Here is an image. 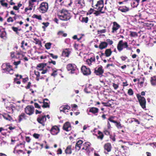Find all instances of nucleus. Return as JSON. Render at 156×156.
Masks as SVG:
<instances>
[{
  "label": "nucleus",
  "instance_id": "5fc2aeb1",
  "mask_svg": "<svg viewBox=\"0 0 156 156\" xmlns=\"http://www.w3.org/2000/svg\"><path fill=\"white\" fill-rule=\"evenodd\" d=\"M107 125L108 129V130H110V128L111 127V124H110V123L109 122H108Z\"/></svg>",
  "mask_w": 156,
  "mask_h": 156
},
{
  "label": "nucleus",
  "instance_id": "412c9836",
  "mask_svg": "<svg viewBox=\"0 0 156 156\" xmlns=\"http://www.w3.org/2000/svg\"><path fill=\"white\" fill-rule=\"evenodd\" d=\"M83 141L82 140H79L76 144L75 149L77 151H79L80 148L81 144H82Z\"/></svg>",
  "mask_w": 156,
  "mask_h": 156
},
{
  "label": "nucleus",
  "instance_id": "79ce46f5",
  "mask_svg": "<svg viewBox=\"0 0 156 156\" xmlns=\"http://www.w3.org/2000/svg\"><path fill=\"white\" fill-rule=\"evenodd\" d=\"M113 87L115 89H117L119 87V84H115V83H112Z\"/></svg>",
  "mask_w": 156,
  "mask_h": 156
},
{
  "label": "nucleus",
  "instance_id": "dca6fc26",
  "mask_svg": "<svg viewBox=\"0 0 156 156\" xmlns=\"http://www.w3.org/2000/svg\"><path fill=\"white\" fill-rule=\"evenodd\" d=\"M108 47V43L106 42H101L99 45V48L100 49L106 48Z\"/></svg>",
  "mask_w": 156,
  "mask_h": 156
},
{
  "label": "nucleus",
  "instance_id": "c756f323",
  "mask_svg": "<svg viewBox=\"0 0 156 156\" xmlns=\"http://www.w3.org/2000/svg\"><path fill=\"white\" fill-rule=\"evenodd\" d=\"M129 33V35L130 37H137L138 35L137 32H134V31H130Z\"/></svg>",
  "mask_w": 156,
  "mask_h": 156
},
{
  "label": "nucleus",
  "instance_id": "6e6552de",
  "mask_svg": "<svg viewBox=\"0 0 156 156\" xmlns=\"http://www.w3.org/2000/svg\"><path fill=\"white\" fill-rule=\"evenodd\" d=\"M104 70L101 65H99L98 68H95L94 73L96 75H102L104 73Z\"/></svg>",
  "mask_w": 156,
  "mask_h": 156
},
{
  "label": "nucleus",
  "instance_id": "ea45409f",
  "mask_svg": "<svg viewBox=\"0 0 156 156\" xmlns=\"http://www.w3.org/2000/svg\"><path fill=\"white\" fill-rule=\"evenodd\" d=\"M96 10H95L94 8H91L88 10V14H91L93 13L94 14V12H95Z\"/></svg>",
  "mask_w": 156,
  "mask_h": 156
},
{
  "label": "nucleus",
  "instance_id": "9b49d317",
  "mask_svg": "<svg viewBox=\"0 0 156 156\" xmlns=\"http://www.w3.org/2000/svg\"><path fill=\"white\" fill-rule=\"evenodd\" d=\"M46 120V116H40L37 118V121L40 123L44 126V122Z\"/></svg>",
  "mask_w": 156,
  "mask_h": 156
},
{
  "label": "nucleus",
  "instance_id": "f3484780",
  "mask_svg": "<svg viewBox=\"0 0 156 156\" xmlns=\"http://www.w3.org/2000/svg\"><path fill=\"white\" fill-rule=\"evenodd\" d=\"M74 65L71 64H69L67 66V69L68 71L71 70V73H73L75 70Z\"/></svg>",
  "mask_w": 156,
  "mask_h": 156
},
{
  "label": "nucleus",
  "instance_id": "e2e57ef3",
  "mask_svg": "<svg viewBox=\"0 0 156 156\" xmlns=\"http://www.w3.org/2000/svg\"><path fill=\"white\" fill-rule=\"evenodd\" d=\"M88 60H90V61H94L95 60V57H93V58L91 57L90 59H88Z\"/></svg>",
  "mask_w": 156,
  "mask_h": 156
},
{
  "label": "nucleus",
  "instance_id": "4468645a",
  "mask_svg": "<svg viewBox=\"0 0 156 156\" xmlns=\"http://www.w3.org/2000/svg\"><path fill=\"white\" fill-rule=\"evenodd\" d=\"M89 112H91V113H93V114L95 115H97V114L99 112V109L98 108H95V107L92 106L91 108H90Z\"/></svg>",
  "mask_w": 156,
  "mask_h": 156
},
{
  "label": "nucleus",
  "instance_id": "1a4fd4ad",
  "mask_svg": "<svg viewBox=\"0 0 156 156\" xmlns=\"http://www.w3.org/2000/svg\"><path fill=\"white\" fill-rule=\"evenodd\" d=\"M34 108L32 106L28 105L25 108V112L28 115H31L34 112Z\"/></svg>",
  "mask_w": 156,
  "mask_h": 156
},
{
  "label": "nucleus",
  "instance_id": "9d476101",
  "mask_svg": "<svg viewBox=\"0 0 156 156\" xmlns=\"http://www.w3.org/2000/svg\"><path fill=\"white\" fill-rule=\"evenodd\" d=\"M121 26L119 24L116 22H113V25L112 27V32H116L117 30H118L120 28Z\"/></svg>",
  "mask_w": 156,
  "mask_h": 156
},
{
  "label": "nucleus",
  "instance_id": "58836bf2",
  "mask_svg": "<svg viewBox=\"0 0 156 156\" xmlns=\"http://www.w3.org/2000/svg\"><path fill=\"white\" fill-rule=\"evenodd\" d=\"M33 17L34 18H35L39 20H41L42 19L41 16L40 15L37 16L36 14H34L33 15Z\"/></svg>",
  "mask_w": 156,
  "mask_h": 156
},
{
  "label": "nucleus",
  "instance_id": "473e14b6",
  "mask_svg": "<svg viewBox=\"0 0 156 156\" xmlns=\"http://www.w3.org/2000/svg\"><path fill=\"white\" fill-rule=\"evenodd\" d=\"M51 43H48L45 44V46L47 49H50L51 48Z\"/></svg>",
  "mask_w": 156,
  "mask_h": 156
},
{
  "label": "nucleus",
  "instance_id": "6ab92c4d",
  "mask_svg": "<svg viewBox=\"0 0 156 156\" xmlns=\"http://www.w3.org/2000/svg\"><path fill=\"white\" fill-rule=\"evenodd\" d=\"M112 52L111 49H106L105 50V56L108 57L111 55Z\"/></svg>",
  "mask_w": 156,
  "mask_h": 156
},
{
  "label": "nucleus",
  "instance_id": "bf43d9fd",
  "mask_svg": "<svg viewBox=\"0 0 156 156\" xmlns=\"http://www.w3.org/2000/svg\"><path fill=\"white\" fill-rule=\"evenodd\" d=\"M34 74L36 75L37 77H39L40 76V73L38 71H34Z\"/></svg>",
  "mask_w": 156,
  "mask_h": 156
},
{
  "label": "nucleus",
  "instance_id": "c03bdc74",
  "mask_svg": "<svg viewBox=\"0 0 156 156\" xmlns=\"http://www.w3.org/2000/svg\"><path fill=\"white\" fill-rule=\"evenodd\" d=\"M127 58V57L126 56H120V58L122 61H125Z\"/></svg>",
  "mask_w": 156,
  "mask_h": 156
},
{
  "label": "nucleus",
  "instance_id": "4c0bfd02",
  "mask_svg": "<svg viewBox=\"0 0 156 156\" xmlns=\"http://www.w3.org/2000/svg\"><path fill=\"white\" fill-rule=\"evenodd\" d=\"M42 107L43 108L49 107V105L48 103V102H46L44 101L43 105L42 106Z\"/></svg>",
  "mask_w": 156,
  "mask_h": 156
},
{
  "label": "nucleus",
  "instance_id": "423d86ee",
  "mask_svg": "<svg viewBox=\"0 0 156 156\" xmlns=\"http://www.w3.org/2000/svg\"><path fill=\"white\" fill-rule=\"evenodd\" d=\"M48 8V3L46 2H43L40 5L38 9L41 12L44 13L47 11Z\"/></svg>",
  "mask_w": 156,
  "mask_h": 156
},
{
  "label": "nucleus",
  "instance_id": "49530a36",
  "mask_svg": "<svg viewBox=\"0 0 156 156\" xmlns=\"http://www.w3.org/2000/svg\"><path fill=\"white\" fill-rule=\"evenodd\" d=\"M51 57L54 59H57L58 58V56L57 55H54L52 53H49Z\"/></svg>",
  "mask_w": 156,
  "mask_h": 156
},
{
  "label": "nucleus",
  "instance_id": "2eb2a0df",
  "mask_svg": "<svg viewBox=\"0 0 156 156\" xmlns=\"http://www.w3.org/2000/svg\"><path fill=\"white\" fill-rule=\"evenodd\" d=\"M63 129L64 130L67 131L71 130V128L69 123V122L65 123L64 125Z\"/></svg>",
  "mask_w": 156,
  "mask_h": 156
},
{
  "label": "nucleus",
  "instance_id": "6e6d98bb",
  "mask_svg": "<svg viewBox=\"0 0 156 156\" xmlns=\"http://www.w3.org/2000/svg\"><path fill=\"white\" fill-rule=\"evenodd\" d=\"M10 56L12 58H14L15 57V52H11Z\"/></svg>",
  "mask_w": 156,
  "mask_h": 156
},
{
  "label": "nucleus",
  "instance_id": "39448f33",
  "mask_svg": "<svg viewBox=\"0 0 156 156\" xmlns=\"http://www.w3.org/2000/svg\"><path fill=\"white\" fill-rule=\"evenodd\" d=\"M136 97L141 107L144 109L146 108V101L145 97H144L143 96H141V95L140 94H136Z\"/></svg>",
  "mask_w": 156,
  "mask_h": 156
},
{
  "label": "nucleus",
  "instance_id": "c85d7f7f",
  "mask_svg": "<svg viewBox=\"0 0 156 156\" xmlns=\"http://www.w3.org/2000/svg\"><path fill=\"white\" fill-rule=\"evenodd\" d=\"M69 54V53L67 49H66L63 51L62 52V55L65 57H68Z\"/></svg>",
  "mask_w": 156,
  "mask_h": 156
},
{
  "label": "nucleus",
  "instance_id": "09e8293b",
  "mask_svg": "<svg viewBox=\"0 0 156 156\" xmlns=\"http://www.w3.org/2000/svg\"><path fill=\"white\" fill-rule=\"evenodd\" d=\"M145 25L146 26H147V27H149V26L150 27H153V26H154V24H153V23H146Z\"/></svg>",
  "mask_w": 156,
  "mask_h": 156
},
{
  "label": "nucleus",
  "instance_id": "aec40b11",
  "mask_svg": "<svg viewBox=\"0 0 156 156\" xmlns=\"http://www.w3.org/2000/svg\"><path fill=\"white\" fill-rule=\"evenodd\" d=\"M81 71L84 75H88L87 69L85 66H82L81 67Z\"/></svg>",
  "mask_w": 156,
  "mask_h": 156
},
{
  "label": "nucleus",
  "instance_id": "4d7b16f0",
  "mask_svg": "<svg viewBox=\"0 0 156 156\" xmlns=\"http://www.w3.org/2000/svg\"><path fill=\"white\" fill-rule=\"evenodd\" d=\"M20 62H21L20 61H19L17 62H14L13 64L17 66L20 64Z\"/></svg>",
  "mask_w": 156,
  "mask_h": 156
},
{
  "label": "nucleus",
  "instance_id": "f257e3e1",
  "mask_svg": "<svg viewBox=\"0 0 156 156\" xmlns=\"http://www.w3.org/2000/svg\"><path fill=\"white\" fill-rule=\"evenodd\" d=\"M88 2L92 7L98 10L94 12V14L96 16H98L101 13H105V11H102L104 7V0H99L97 2V4L95 5L94 6V0H88Z\"/></svg>",
  "mask_w": 156,
  "mask_h": 156
},
{
  "label": "nucleus",
  "instance_id": "a19ab883",
  "mask_svg": "<svg viewBox=\"0 0 156 156\" xmlns=\"http://www.w3.org/2000/svg\"><path fill=\"white\" fill-rule=\"evenodd\" d=\"M110 139H112L113 141H115V135H113V134H110V135H109Z\"/></svg>",
  "mask_w": 156,
  "mask_h": 156
},
{
  "label": "nucleus",
  "instance_id": "603ef678",
  "mask_svg": "<svg viewBox=\"0 0 156 156\" xmlns=\"http://www.w3.org/2000/svg\"><path fill=\"white\" fill-rule=\"evenodd\" d=\"M57 71V70H55L53 71V72L51 74V76H55L57 75V73L56 72Z\"/></svg>",
  "mask_w": 156,
  "mask_h": 156
},
{
  "label": "nucleus",
  "instance_id": "20e7f679",
  "mask_svg": "<svg viewBox=\"0 0 156 156\" xmlns=\"http://www.w3.org/2000/svg\"><path fill=\"white\" fill-rule=\"evenodd\" d=\"M58 16L60 20L64 21H67L70 18V14L66 11H62Z\"/></svg>",
  "mask_w": 156,
  "mask_h": 156
},
{
  "label": "nucleus",
  "instance_id": "774afa93",
  "mask_svg": "<svg viewBox=\"0 0 156 156\" xmlns=\"http://www.w3.org/2000/svg\"><path fill=\"white\" fill-rule=\"evenodd\" d=\"M32 1H29V4L30 6L32 7L34 5V2H32Z\"/></svg>",
  "mask_w": 156,
  "mask_h": 156
},
{
  "label": "nucleus",
  "instance_id": "13d9d810",
  "mask_svg": "<svg viewBox=\"0 0 156 156\" xmlns=\"http://www.w3.org/2000/svg\"><path fill=\"white\" fill-rule=\"evenodd\" d=\"M136 3L135 2H133L132 3H131L132 6L133 7H137L136 6Z\"/></svg>",
  "mask_w": 156,
  "mask_h": 156
},
{
  "label": "nucleus",
  "instance_id": "7ed1b4c3",
  "mask_svg": "<svg viewBox=\"0 0 156 156\" xmlns=\"http://www.w3.org/2000/svg\"><path fill=\"white\" fill-rule=\"evenodd\" d=\"M2 68L3 70L4 71V72H3V73L5 72L7 74L9 73L10 74H12L14 73L12 66L10 65L9 63L3 64L2 66Z\"/></svg>",
  "mask_w": 156,
  "mask_h": 156
},
{
  "label": "nucleus",
  "instance_id": "0eeeda50",
  "mask_svg": "<svg viewBox=\"0 0 156 156\" xmlns=\"http://www.w3.org/2000/svg\"><path fill=\"white\" fill-rule=\"evenodd\" d=\"M115 117V116H110V117L108 118V120L110 121V122L114 123L115 124L116 126L118 128H122V126L120 122H117L116 120H114Z\"/></svg>",
  "mask_w": 156,
  "mask_h": 156
},
{
  "label": "nucleus",
  "instance_id": "f704fd0d",
  "mask_svg": "<svg viewBox=\"0 0 156 156\" xmlns=\"http://www.w3.org/2000/svg\"><path fill=\"white\" fill-rule=\"evenodd\" d=\"M12 29L15 32H16V34H17V35H19V33L18 31V29L17 27H13L12 28Z\"/></svg>",
  "mask_w": 156,
  "mask_h": 156
},
{
  "label": "nucleus",
  "instance_id": "bb28decb",
  "mask_svg": "<svg viewBox=\"0 0 156 156\" xmlns=\"http://www.w3.org/2000/svg\"><path fill=\"white\" fill-rule=\"evenodd\" d=\"M26 119V115L24 113H22L19 116V122L21 121L23 119Z\"/></svg>",
  "mask_w": 156,
  "mask_h": 156
},
{
  "label": "nucleus",
  "instance_id": "a878e982",
  "mask_svg": "<svg viewBox=\"0 0 156 156\" xmlns=\"http://www.w3.org/2000/svg\"><path fill=\"white\" fill-rule=\"evenodd\" d=\"M71 146L70 145L68 146L65 150V153L66 154H71L72 153Z\"/></svg>",
  "mask_w": 156,
  "mask_h": 156
},
{
  "label": "nucleus",
  "instance_id": "8fccbe9b",
  "mask_svg": "<svg viewBox=\"0 0 156 156\" xmlns=\"http://www.w3.org/2000/svg\"><path fill=\"white\" fill-rule=\"evenodd\" d=\"M13 21L14 20L11 17H9V18H8L7 20V21L8 22H13Z\"/></svg>",
  "mask_w": 156,
  "mask_h": 156
},
{
  "label": "nucleus",
  "instance_id": "f8f14e48",
  "mask_svg": "<svg viewBox=\"0 0 156 156\" xmlns=\"http://www.w3.org/2000/svg\"><path fill=\"white\" fill-rule=\"evenodd\" d=\"M59 132L58 128L56 126L53 127L50 130L51 133L53 135L57 134Z\"/></svg>",
  "mask_w": 156,
  "mask_h": 156
},
{
  "label": "nucleus",
  "instance_id": "2f4dec72",
  "mask_svg": "<svg viewBox=\"0 0 156 156\" xmlns=\"http://www.w3.org/2000/svg\"><path fill=\"white\" fill-rule=\"evenodd\" d=\"M21 48H23V49L25 50L24 48V46H26L27 45V42H25L24 41H22L21 43Z\"/></svg>",
  "mask_w": 156,
  "mask_h": 156
},
{
  "label": "nucleus",
  "instance_id": "7c9ffc66",
  "mask_svg": "<svg viewBox=\"0 0 156 156\" xmlns=\"http://www.w3.org/2000/svg\"><path fill=\"white\" fill-rule=\"evenodd\" d=\"M103 132L106 135H110V130H108V127L107 128H104L103 129Z\"/></svg>",
  "mask_w": 156,
  "mask_h": 156
},
{
  "label": "nucleus",
  "instance_id": "69168bd1",
  "mask_svg": "<svg viewBox=\"0 0 156 156\" xmlns=\"http://www.w3.org/2000/svg\"><path fill=\"white\" fill-rule=\"evenodd\" d=\"M63 34V32L62 31H60L58 32V34L59 35H62V36Z\"/></svg>",
  "mask_w": 156,
  "mask_h": 156
},
{
  "label": "nucleus",
  "instance_id": "37998d69",
  "mask_svg": "<svg viewBox=\"0 0 156 156\" xmlns=\"http://www.w3.org/2000/svg\"><path fill=\"white\" fill-rule=\"evenodd\" d=\"M90 104H93V106L94 105H99L100 104V102L98 101L97 102H95V101H91L90 102Z\"/></svg>",
  "mask_w": 156,
  "mask_h": 156
},
{
  "label": "nucleus",
  "instance_id": "de8ad7c7",
  "mask_svg": "<svg viewBox=\"0 0 156 156\" xmlns=\"http://www.w3.org/2000/svg\"><path fill=\"white\" fill-rule=\"evenodd\" d=\"M106 29H102V30H98V33H102L106 32Z\"/></svg>",
  "mask_w": 156,
  "mask_h": 156
},
{
  "label": "nucleus",
  "instance_id": "c9c22d12",
  "mask_svg": "<svg viewBox=\"0 0 156 156\" xmlns=\"http://www.w3.org/2000/svg\"><path fill=\"white\" fill-rule=\"evenodd\" d=\"M134 94L133 89H129L128 90V94L129 95H133Z\"/></svg>",
  "mask_w": 156,
  "mask_h": 156
},
{
  "label": "nucleus",
  "instance_id": "72a5a7b5",
  "mask_svg": "<svg viewBox=\"0 0 156 156\" xmlns=\"http://www.w3.org/2000/svg\"><path fill=\"white\" fill-rule=\"evenodd\" d=\"M4 0H1L0 1L1 5L3 6L7 7L8 6V4L5 2H4Z\"/></svg>",
  "mask_w": 156,
  "mask_h": 156
},
{
  "label": "nucleus",
  "instance_id": "3c124183",
  "mask_svg": "<svg viewBox=\"0 0 156 156\" xmlns=\"http://www.w3.org/2000/svg\"><path fill=\"white\" fill-rule=\"evenodd\" d=\"M82 21L83 22H84L85 23H87L88 21V17H87L85 18L83 17L82 18Z\"/></svg>",
  "mask_w": 156,
  "mask_h": 156
},
{
  "label": "nucleus",
  "instance_id": "680f3d73",
  "mask_svg": "<svg viewBox=\"0 0 156 156\" xmlns=\"http://www.w3.org/2000/svg\"><path fill=\"white\" fill-rule=\"evenodd\" d=\"M31 84V83L30 82H29L27 86L26 87V89H29L30 87Z\"/></svg>",
  "mask_w": 156,
  "mask_h": 156
},
{
  "label": "nucleus",
  "instance_id": "393cba45",
  "mask_svg": "<svg viewBox=\"0 0 156 156\" xmlns=\"http://www.w3.org/2000/svg\"><path fill=\"white\" fill-rule=\"evenodd\" d=\"M46 64L41 63L39 64L37 66V69L38 68H40L39 69L40 70H42L44 69V68L46 66Z\"/></svg>",
  "mask_w": 156,
  "mask_h": 156
},
{
  "label": "nucleus",
  "instance_id": "4be33fe9",
  "mask_svg": "<svg viewBox=\"0 0 156 156\" xmlns=\"http://www.w3.org/2000/svg\"><path fill=\"white\" fill-rule=\"evenodd\" d=\"M118 9L122 12H126L129 10V9L127 6H122V7H120Z\"/></svg>",
  "mask_w": 156,
  "mask_h": 156
},
{
  "label": "nucleus",
  "instance_id": "5701e85b",
  "mask_svg": "<svg viewBox=\"0 0 156 156\" xmlns=\"http://www.w3.org/2000/svg\"><path fill=\"white\" fill-rule=\"evenodd\" d=\"M98 136H97L98 139H100L101 140H102L104 137V135L103 132H102L100 131H98Z\"/></svg>",
  "mask_w": 156,
  "mask_h": 156
},
{
  "label": "nucleus",
  "instance_id": "a18cd8bd",
  "mask_svg": "<svg viewBox=\"0 0 156 156\" xmlns=\"http://www.w3.org/2000/svg\"><path fill=\"white\" fill-rule=\"evenodd\" d=\"M3 117L5 119L9 120H10L11 118V116L9 115L4 116Z\"/></svg>",
  "mask_w": 156,
  "mask_h": 156
},
{
  "label": "nucleus",
  "instance_id": "cd10ccee",
  "mask_svg": "<svg viewBox=\"0 0 156 156\" xmlns=\"http://www.w3.org/2000/svg\"><path fill=\"white\" fill-rule=\"evenodd\" d=\"M69 107L68 106H66V107L63 106L61 107L60 108V112H65V110H68L69 109Z\"/></svg>",
  "mask_w": 156,
  "mask_h": 156
},
{
  "label": "nucleus",
  "instance_id": "e433bc0d",
  "mask_svg": "<svg viewBox=\"0 0 156 156\" xmlns=\"http://www.w3.org/2000/svg\"><path fill=\"white\" fill-rule=\"evenodd\" d=\"M106 42L108 43V44L110 45H112L113 43L112 40H110V39H107L106 40Z\"/></svg>",
  "mask_w": 156,
  "mask_h": 156
},
{
  "label": "nucleus",
  "instance_id": "ddd939ff",
  "mask_svg": "<svg viewBox=\"0 0 156 156\" xmlns=\"http://www.w3.org/2000/svg\"><path fill=\"white\" fill-rule=\"evenodd\" d=\"M104 148L105 151H106L108 152H109L112 150V145L110 143H108L105 144L104 146Z\"/></svg>",
  "mask_w": 156,
  "mask_h": 156
},
{
  "label": "nucleus",
  "instance_id": "338daca9",
  "mask_svg": "<svg viewBox=\"0 0 156 156\" xmlns=\"http://www.w3.org/2000/svg\"><path fill=\"white\" fill-rule=\"evenodd\" d=\"M49 62L50 63H52L53 65H54L56 64V62L55 61H52V60H51L50 61H49Z\"/></svg>",
  "mask_w": 156,
  "mask_h": 156
},
{
  "label": "nucleus",
  "instance_id": "a211bd4d",
  "mask_svg": "<svg viewBox=\"0 0 156 156\" xmlns=\"http://www.w3.org/2000/svg\"><path fill=\"white\" fill-rule=\"evenodd\" d=\"M76 2V5L80 8H81L85 5L83 0H77Z\"/></svg>",
  "mask_w": 156,
  "mask_h": 156
},
{
  "label": "nucleus",
  "instance_id": "f03ea898",
  "mask_svg": "<svg viewBox=\"0 0 156 156\" xmlns=\"http://www.w3.org/2000/svg\"><path fill=\"white\" fill-rule=\"evenodd\" d=\"M124 48H126V50H132L131 46H129L128 42H123V40H120L117 45V49L119 51H122Z\"/></svg>",
  "mask_w": 156,
  "mask_h": 156
},
{
  "label": "nucleus",
  "instance_id": "864d4df0",
  "mask_svg": "<svg viewBox=\"0 0 156 156\" xmlns=\"http://www.w3.org/2000/svg\"><path fill=\"white\" fill-rule=\"evenodd\" d=\"M39 136L40 135L39 134L37 133H35L33 134L34 137L36 139L38 138Z\"/></svg>",
  "mask_w": 156,
  "mask_h": 156
},
{
  "label": "nucleus",
  "instance_id": "b1692460",
  "mask_svg": "<svg viewBox=\"0 0 156 156\" xmlns=\"http://www.w3.org/2000/svg\"><path fill=\"white\" fill-rule=\"evenodd\" d=\"M150 82L152 85H156V76H153L151 78Z\"/></svg>",
  "mask_w": 156,
  "mask_h": 156
},
{
  "label": "nucleus",
  "instance_id": "0e129e2a",
  "mask_svg": "<svg viewBox=\"0 0 156 156\" xmlns=\"http://www.w3.org/2000/svg\"><path fill=\"white\" fill-rule=\"evenodd\" d=\"M58 154H61L62 153V150L60 148H59L58 150Z\"/></svg>",
  "mask_w": 156,
  "mask_h": 156
},
{
  "label": "nucleus",
  "instance_id": "052dcab7",
  "mask_svg": "<svg viewBox=\"0 0 156 156\" xmlns=\"http://www.w3.org/2000/svg\"><path fill=\"white\" fill-rule=\"evenodd\" d=\"M34 106L35 107V108H40V106L39 105H38V104L37 103H34Z\"/></svg>",
  "mask_w": 156,
  "mask_h": 156
}]
</instances>
